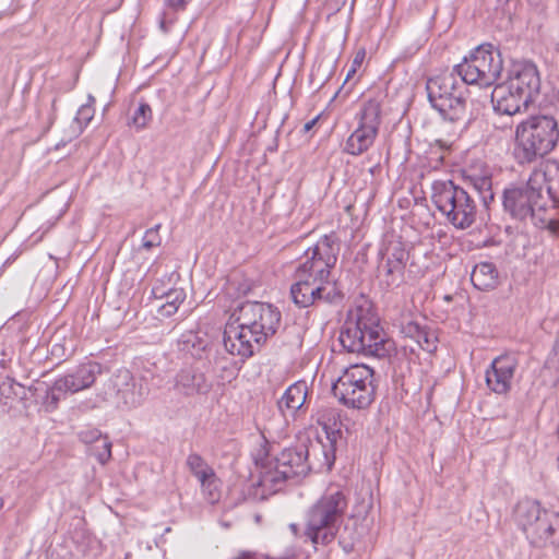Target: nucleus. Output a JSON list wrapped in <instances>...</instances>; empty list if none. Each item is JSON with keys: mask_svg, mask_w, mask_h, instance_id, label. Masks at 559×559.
Returning <instances> with one entry per match:
<instances>
[{"mask_svg": "<svg viewBox=\"0 0 559 559\" xmlns=\"http://www.w3.org/2000/svg\"><path fill=\"white\" fill-rule=\"evenodd\" d=\"M340 252V240L335 234L324 235L305 252V261L295 271L296 282L290 287L293 301L300 308L318 302L335 304L343 295L331 270L335 266Z\"/></svg>", "mask_w": 559, "mask_h": 559, "instance_id": "nucleus-1", "label": "nucleus"}, {"mask_svg": "<svg viewBox=\"0 0 559 559\" xmlns=\"http://www.w3.org/2000/svg\"><path fill=\"white\" fill-rule=\"evenodd\" d=\"M281 322V312L258 301L240 305L224 330V347L233 356L247 359L273 336Z\"/></svg>", "mask_w": 559, "mask_h": 559, "instance_id": "nucleus-2", "label": "nucleus"}, {"mask_svg": "<svg viewBox=\"0 0 559 559\" xmlns=\"http://www.w3.org/2000/svg\"><path fill=\"white\" fill-rule=\"evenodd\" d=\"M318 451L323 452L319 443H300L283 450L274 460L266 461L261 466L254 496L265 499L280 491L287 479L306 476L312 468L310 455Z\"/></svg>", "mask_w": 559, "mask_h": 559, "instance_id": "nucleus-3", "label": "nucleus"}, {"mask_svg": "<svg viewBox=\"0 0 559 559\" xmlns=\"http://www.w3.org/2000/svg\"><path fill=\"white\" fill-rule=\"evenodd\" d=\"M558 171V165L547 160L542 167L532 171L526 183L511 185L506 188L502 195L504 212L518 221L539 217V213L546 210L548 201L551 202L548 195V176Z\"/></svg>", "mask_w": 559, "mask_h": 559, "instance_id": "nucleus-4", "label": "nucleus"}, {"mask_svg": "<svg viewBox=\"0 0 559 559\" xmlns=\"http://www.w3.org/2000/svg\"><path fill=\"white\" fill-rule=\"evenodd\" d=\"M348 507L345 493L329 488L306 512L305 536L313 545L332 543L343 523Z\"/></svg>", "mask_w": 559, "mask_h": 559, "instance_id": "nucleus-5", "label": "nucleus"}, {"mask_svg": "<svg viewBox=\"0 0 559 559\" xmlns=\"http://www.w3.org/2000/svg\"><path fill=\"white\" fill-rule=\"evenodd\" d=\"M558 142V121L552 116H531L516 126L514 157L520 164L533 163L552 152Z\"/></svg>", "mask_w": 559, "mask_h": 559, "instance_id": "nucleus-6", "label": "nucleus"}, {"mask_svg": "<svg viewBox=\"0 0 559 559\" xmlns=\"http://www.w3.org/2000/svg\"><path fill=\"white\" fill-rule=\"evenodd\" d=\"M513 518L534 547H559V513L543 509L535 500L524 499L515 506Z\"/></svg>", "mask_w": 559, "mask_h": 559, "instance_id": "nucleus-7", "label": "nucleus"}, {"mask_svg": "<svg viewBox=\"0 0 559 559\" xmlns=\"http://www.w3.org/2000/svg\"><path fill=\"white\" fill-rule=\"evenodd\" d=\"M431 200L437 210L456 229H467L477 217L474 197L452 180H436L431 186Z\"/></svg>", "mask_w": 559, "mask_h": 559, "instance_id": "nucleus-8", "label": "nucleus"}, {"mask_svg": "<svg viewBox=\"0 0 559 559\" xmlns=\"http://www.w3.org/2000/svg\"><path fill=\"white\" fill-rule=\"evenodd\" d=\"M342 346L349 353L382 357L386 354V341L378 320L369 312L359 309L345 322L340 334Z\"/></svg>", "mask_w": 559, "mask_h": 559, "instance_id": "nucleus-9", "label": "nucleus"}, {"mask_svg": "<svg viewBox=\"0 0 559 559\" xmlns=\"http://www.w3.org/2000/svg\"><path fill=\"white\" fill-rule=\"evenodd\" d=\"M332 392L338 401L354 409H365L374 400L373 370L366 365H353L346 368L332 385Z\"/></svg>", "mask_w": 559, "mask_h": 559, "instance_id": "nucleus-10", "label": "nucleus"}, {"mask_svg": "<svg viewBox=\"0 0 559 559\" xmlns=\"http://www.w3.org/2000/svg\"><path fill=\"white\" fill-rule=\"evenodd\" d=\"M503 62L500 51L490 44L475 48L453 70L465 84L491 86L500 78Z\"/></svg>", "mask_w": 559, "mask_h": 559, "instance_id": "nucleus-11", "label": "nucleus"}, {"mask_svg": "<svg viewBox=\"0 0 559 559\" xmlns=\"http://www.w3.org/2000/svg\"><path fill=\"white\" fill-rule=\"evenodd\" d=\"M102 373V366L95 361L81 364L72 371L55 380L47 388L43 399V405L47 412H53L67 394H74L92 386L96 378Z\"/></svg>", "mask_w": 559, "mask_h": 559, "instance_id": "nucleus-12", "label": "nucleus"}, {"mask_svg": "<svg viewBox=\"0 0 559 559\" xmlns=\"http://www.w3.org/2000/svg\"><path fill=\"white\" fill-rule=\"evenodd\" d=\"M381 102L370 98L364 102L356 118L358 126L346 141L345 152L350 155H360L374 142L381 123Z\"/></svg>", "mask_w": 559, "mask_h": 559, "instance_id": "nucleus-13", "label": "nucleus"}, {"mask_svg": "<svg viewBox=\"0 0 559 559\" xmlns=\"http://www.w3.org/2000/svg\"><path fill=\"white\" fill-rule=\"evenodd\" d=\"M519 368L515 354L507 353L492 359L485 372L488 390L498 395H506L512 389L513 379Z\"/></svg>", "mask_w": 559, "mask_h": 559, "instance_id": "nucleus-14", "label": "nucleus"}, {"mask_svg": "<svg viewBox=\"0 0 559 559\" xmlns=\"http://www.w3.org/2000/svg\"><path fill=\"white\" fill-rule=\"evenodd\" d=\"M515 94L522 95L530 103L535 102L540 90V78L537 67L530 61L514 62L504 81Z\"/></svg>", "mask_w": 559, "mask_h": 559, "instance_id": "nucleus-15", "label": "nucleus"}, {"mask_svg": "<svg viewBox=\"0 0 559 559\" xmlns=\"http://www.w3.org/2000/svg\"><path fill=\"white\" fill-rule=\"evenodd\" d=\"M456 75L453 70L452 72L438 74L427 81L426 90L432 108L451 99L452 96L467 94L465 83L463 81L460 83Z\"/></svg>", "mask_w": 559, "mask_h": 559, "instance_id": "nucleus-16", "label": "nucleus"}, {"mask_svg": "<svg viewBox=\"0 0 559 559\" xmlns=\"http://www.w3.org/2000/svg\"><path fill=\"white\" fill-rule=\"evenodd\" d=\"M143 381L144 378H141L139 384L134 383L131 372L128 369H120L112 378V385L124 405L132 408L141 405L150 392L147 384Z\"/></svg>", "mask_w": 559, "mask_h": 559, "instance_id": "nucleus-17", "label": "nucleus"}, {"mask_svg": "<svg viewBox=\"0 0 559 559\" xmlns=\"http://www.w3.org/2000/svg\"><path fill=\"white\" fill-rule=\"evenodd\" d=\"M212 386L205 373L193 368L181 369L174 379V390L186 397L206 395Z\"/></svg>", "mask_w": 559, "mask_h": 559, "instance_id": "nucleus-18", "label": "nucleus"}, {"mask_svg": "<svg viewBox=\"0 0 559 559\" xmlns=\"http://www.w3.org/2000/svg\"><path fill=\"white\" fill-rule=\"evenodd\" d=\"M491 102L497 112L513 116L531 104L522 95L515 92L504 82L497 84L491 93Z\"/></svg>", "mask_w": 559, "mask_h": 559, "instance_id": "nucleus-19", "label": "nucleus"}, {"mask_svg": "<svg viewBox=\"0 0 559 559\" xmlns=\"http://www.w3.org/2000/svg\"><path fill=\"white\" fill-rule=\"evenodd\" d=\"M464 179L478 193L483 204L487 207L495 199L492 191V174L489 167L478 164L464 170Z\"/></svg>", "mask_w": 559, "mask_h": 559, "instance_id": "nucleus-20", "label": "nucleus"}, {"mask_svg": "<svg viewBox=\"0 0 559 559\" xmlns=\"http://www.w3.org/2000/svg\"><path fill=\"white\" fill-rule=\"evenodd\" d=\"M79 438L82 442L91 444V454L100 464H106L111 459V442L107 436H103L98 429H84L80 431Z\"/></svg>", "mask_w": 559, "mask_h": 559, "instance_id": "nucleus-21", "label": "nucleus"}, {"mask_svg": "<svg viewBox=\"0 0 559 559\" xmlns=\"http://www.w3.org/2000/svg\"><path fill=\"white\" fill-rule=\"evenodd\" d=\"M308 385L306 381H297L290 384L280 401L277 402L278 409L285 415L286 412L294 415L299 411L307 399Z\"/></svg>", "mask_w": 559, "mask_h": 559, "instance_id": "nucleus-22", "label": "nucleus"}, {"mask_svg": "<svg viewBox=\"0 0 559 559\" xmlns=\"http://www.w3.org/2000/svg\"><path fill=\"white\" fill-rule=\"evenodd\" d=\"M443 120L450 122H465L468 120L467 94L452 96L441 105L435 107Z\"/></svg>", "mask_w": 559, "mask_h": 559, "instance_id": "nucleus-23", "label": "nucleus"}, {"mask_svg": "<svg viewBox=\"0 0 559 559\" xmlns=\"http://www.w3.org/2000/svg\"><path fill=\"white\" fill-rule=\"evenodd\" d=\"M471 281L479 290L495 289L499 284V272L493 263L479 262L471 273Z\"/></svg>", "mask_w": 559, "mask_h": 559, "instance_id": "nucleus-24", "label": "nucleus"}, {"mask_svg": "<svg viewBox=\"0 0 559 559\" xmlns=\"http://www.w3.org/2000/svg\"><path fill=\"white\" fill-rule=\"evenodd\" d=\"M187 465L190 472L198 478L204 490L209 489L212 495V487H215V473L206 462L197 453H192L187 459Z\"/></svg>", "mask_w": 559, "mask_h": 559, "instance_id": "nucleus-25", "label": "nucleus"}, {"mask_svg": "<svg viewBox=\"0 0 559 559\" xmlns=\"http://www.w3.org/2000/svg\"><path fill=\"white\" fill-rule=\"evenodd\" d=\"M406 333L415 338L417 344L426 352L432 353L437 349V336L433 331L420 326L418 323L409 322L406 325Z\"/></svg>", "mask_w": 559, "mask_h": 559, "instance_id": "nucleus-26", "label": "nucleus"}, {"mask_svg": "<svg viewBox=\"0 0 559 559\" xmlns=\"http://www.w3.org/2000/svg\"><path fill=\"white\" fill-rule=\"evenodd\" d=\"M382 255L386 261L403 265H405L408 258L407 251L403 247L402 242L397 240L390 241L382 251Z\"/></svg>", "mask_w": 559, "mask_h": 559, "instance_id": "nucleus-27", "label": "nucleus"}, {"mask_svg": "<svg viewBox=\"0 0 559 559\" xmlns=\"http://www.w3.org/2000/svg\"><path fill=\"white\" fill-rule=\"evenodd\" d=\"M22 391L23 386L20 383L7 377L0 382V401L7 405L16 399Z\"/></svg>", "mask_w": 559, "mask_h": 559, "instance_id": "nucleus-28", "label": "nucleus"}, {"mask_svg": "<svg viewBox=\"0 0 559 559\" xmlns=\"http://www.w3.org/2000/svg\"><path fill=\"white\" fill-rule=\"evenodd\" d=\"M405 265L396 264L391 261L384 262L382 265L383 276L388 286L397 285L404 275Z\"/></svg>", "mask_w": 559, "mask_h": 559, "instance_id": "nucleus-29", "label": "nucleus"}, {"mask_svg": "<svg viewBox=\"0 0 559 559\" xmlns=\"http://www.w3.org/2000/svg\"><path fill=\"white\" fill-rule=\"evenodd\" d=\"M153 111L148 104L140 103L132 117V124L138 129H144L152 120Z\"/></svg>", "mask_w": 559, "mask_h": 559, "instance_id": "nucleus-30", "label": "nucleus"}, {"mask_svg": "<svg viewBox=\"0 0 559 559\" xmlns=\"http://www.w3.org/2000/svg\"><path fill=\"white\" fill-rule=\"evenodd\" d=\"M94 112L95 109L91 104H84L79 108L76 116L74 117V122L78 124L79 132H82L90 123L94 117Z\"/></svg>", "mask_w": 559, "mask_h": 559, "instance_id": "nucleus-31", "label": "nucleus"}, {"mask_svg": "<svg viewBox=\"0 0 559 559\" xmlns=\"http://www.w3.org/2000/svg\"><path fill=\"white\" fill-rule=\"evenodd\" d=\"M160 224L155 225L154 227L147 229L143 237V248L150 250L154 247H158L162 243V238L159 236Z\"/></svg>", "mask_w": 559, "mask_h": 559, "instance_id": "nucleus-32", "label": "nucleus"}, {"mask_svg": "<svg viewBox=\"0 0 559 559\" xmlns=\"http://www.w3.org/2000/svg\"><path fill=\"white\" fill-rule=\"evenodd\" d=\"M186 299V293L181 288L171 289L166 294V302L179 307Z\"/></svg>", "mask_w": 559, "mask_h": 559, "instance_id": "nucleus-33", "label": "nucleus"}, {"mask_svg": "<svg viewBox=\"0 0 559 559\" xmlns=\"http://www.w3.org/2000/svg\"><path fill=\"white\" fill-rule=\"evenodd\" d=\"M365 56H366V52L365 50H359L354 60H353V63H352V69L349 70L348 74H347V79L354 74L356 72V70L364 62V59H365Z\"/></svg>", "mask_w": 559, "mask_h": 559, "instance_id": "nucleus-34", "label": "nucleus"}, {"mask_svg": "<svg viewBox=\"0 0 559 559\" xmlns=\"http://www.w3.org/2000/svg\"><path fill=\"white\" fill-rule=\"evenodd\" d=\"M178 310V307L170 305L168 302H165L159 308V313L165 317L173 316Z\"/></svg>", "mask_w": 559, "mask_h": 559, "instance_id": "nucleus-35", "label": "nucleus"}, {"mask_svg": "<svg viewBox=\"0 0 559 559\" xmlns=\"http://www.w3.org/2000/svg\"><path fill=\"white\" fill-rule=\"evenodd\" d=\"M190 0H165L166 4L174 9L183 8Z\"/></svg>", "mask_w": 559, "mask_h": 559, "instance_id": "nucleus-36", "label": "nucleus"}, {"mask_svg": "<svg viewBox=\"0 0 559 559\" xmlns=\"http://www.w3.org/2000/svg\"><path fill=\"white\" fill-rule=\"evenodd\" d=\"M548 227L551 231L557 233L559 229V223L555 218L549 217L548 218Z\"/></svg>", "mask_w": 559, "mask_h": 559, "instance_id": "nucleus-37", "label": "nucleus"}, {"mask_svg": "<svg viewBox=\"0 0 559 559\" xmlns=\"http://www.w3.org/2000/svg\"><path fill=\"white\" fill-rule=\"evenodd\" d=\"M317 121H318V118H314V119L306 122L304 124L302 131L304 132H309L313 128V126L317 123Z\"/></svg>", "mask_w": 559, "mask_h": 559, "instance_id": "nucleus-38", "label": "nucleus"}, {"mask_svg": "<svg viewBox=\"0 0 559 559\" xmlns=\"http://www.w3.org/2000/svg\"><path fill=\"white\" fill-rule=\"evenodd\" d=\"M233 559H252V555L250 552H241L239 556Z\"/></svg>", "mask_w": 559, "mask_h": 559, "instance_id": "nucleus-39", "label": "nucleus"}, {"mask_svg": "<svg viewBox=\"0 0 559 559\" xmlns=\"http://www.w3.org/2000/svg\"><path fill=\"white\" fill-rule=\"evenodd\" d=\"M289 528H290V531L293 532V534H294L295 536H297V535H298L299 527H298V525H297V524L292 523V524L289 525Z\"/></svg>", "mask_w": 559, "mask_h": 559, "instance_id": "nucleus-40", "label": "nucleus"}, {"mask_svg": "<svg viewBox=\"0 0 559 559\" xmlns=\"http://www.w3.org/2000/svg\"><path fill=\"white\" fill-rule=\"evenodd\" d=\"M87 100H88V102H87L86 104H91L92 106H93V104L95 103V98H94V96H92V95H88Z\"/></svg>", "mask_w": 559, "mask_h": 559, "instance_id": "nucleus-41", "label": "nucleus"}, {"mask_svg": "<svg viewBox=\"0 0 559 559\" xmlns=\"http://www.w3.org/2000/svg\"><path fill=\"white\" fill-rule=\"evenodd\" d=\"M160 27H162L165 32H167V31H168V28H167V26H166L165 21H162V22H160Z\"/></svg>", "mask_w": 559, "mask_h": 559, "instance_id": "nucleus-42", "label": "nucleus"}]
</instances>
